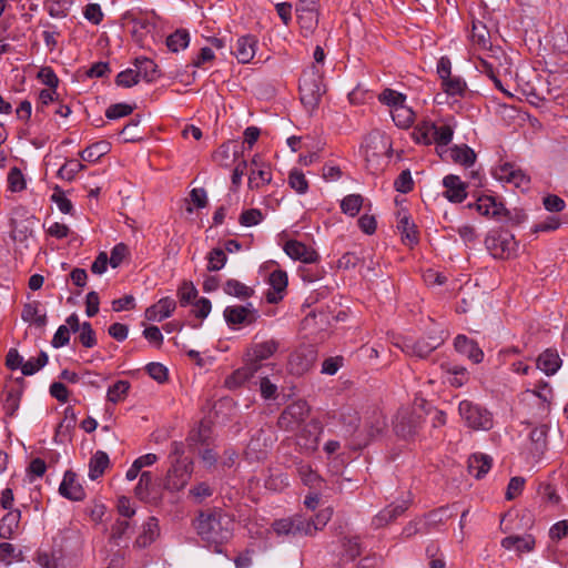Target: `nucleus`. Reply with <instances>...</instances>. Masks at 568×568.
I'll use <instances>...</instances> for the list:
<instances>
[{
    "label": "nucleus",
    "instance_id": "obj_1",
    "mask_svg": "<svg viewBox=\"0 0 568 568\" xmlns=\"http://www.w3.org/2000/svg\"><path fill=\"white\" fill-rule=\"evenodd\" d=\"M232 520L221 509H207L201 511L195 520V529L202 540L215 546V551L220 552V547L232 536Z\"/></svg>",
    "mask_w": 568,
    "mask_h": 568
},
{
    "label": "nucleus",
    "instance_id": "obj_2",
    "mask_svg": "<svg viewBox=\"0 0 568 568\" xmlns=\"http://www.w3.org/2000/svg\"><path fill=\"white\" fill-rule=\"evenodd\" d=\"M298 89L303 105L308 110H315L326 92L323 75L316 65L303 72Z\"/></svg>",
    "mask_w": 568,
    "mask_h": 568
},
{
    "label": "nucleus",
    "instance_id": "obj_3",
    "mask_svg": "<svg viewBox=\"0 0 568 568\" xmlns=\"http://www.w3.org/2000/svg\"><path fill=\"white\" fill-rule=\"evenodd\" d=\"M458 413L464 424L474 430L493 428V414L479 404L464 399L458 405Z\"/></svg>",
    "mask_w": 568,
    "mask_h": 568
},
{
    "label": "nucleus",
    "instance_id": "obj_4",
    "mask_svg": "<svg viewBox=\"0 0 568 568\" xmlns=\"http://www.w3.org/2000/svg\"><path fill=\"white\" fill-rule=\"evenodd\" d=\"M193 463L190 459H175L169 468L163 487L170 491L182 490L191 479Z\"/></svg>",
    "mask_w": 568,
    "mask_h": 568
},
{
    "label": "nucleus",
    "instance_id": "obj_5",
    "mask_svg": "<svg viewBox=\"0 0 568 568\" xmlns=\"http://www.w3.org/2000/svg\"><path fill=\"white\" fill-rule=\"evenodd\" d=\"M485 245L495 258H508L517 251L515 236L509 232H494L485 239Z\"/></svg>",
    "mask_w": 568,
    "mask_h": 568
},
{
    "label": "nucleus",
    "instance_id": "obj_6",
    "mask_svg": "<svg viewBox=\"0 0 568 568\" xmlns=\"http://www.w3.org/2000/svg\"><path fill=\"white\" fill-rule=\"evenodd\" d=\"M273 529L277 535L307 536L318 530V526L311 523L308 518L296 515L290 518L276 520Z\"/></svg>",
    "mask_w": 568,
    "mask_h": 568
},
{
    "label": "nucleus",
    "instance_id": "obj_7",
    "mask_svg": "<svg viewBox=\"0 0 568 568\" xmlns=\"http://www.w3.org/2000/svg\"><path fill=\"white\" fill-rule=\"evenodd\" d=\"M424 424L420 413L402 409L398 412L395 420V432L404 439H412L419 434Z\"/></svg>",
    "mask_w": 568,
    "mask_h": 568
},
{
    "label": "nucleus",
    "instance_id": "obj_8",
    "mask_svg": "<svg viewBox=\"0 0 568 568\" xmlns=\"http://www.w3.org/2000/svg\"><path fill=\"white\" fill-rule=\"evenodd\" d=\"M386 426L385 418L379 413L368 416L363 427L358 428L354 446L356 448L366 447L374 438L379 436Z\"/></svg>",
    "mask_w": 568,
    "mask_h": 568
},
{
    "label": "nucleus",
    "instance_id": "obj_9",
    "mask_svg": "<svg viewBox=\"0 0 568 568\" xmlns=\"http://www.w3.org/2000/svg\"><path fill=\"white\" fill-rule=\"evenodd\" d=\"M310 413V406L306 400L298 399L288 405L280 415L277 424L284 430H293Z\"/></svg>",
    "mask_w": 568,
    "mask_h": 568
},
{
    "label": "nucleus",
    "instance_id": "obj_10",
    "mask_svg": "<svg viewBox=\"0 0 568 568\" xmlns=\"http://www.w3.org/2000/svg\"><path fill=\"white\" fill-rule=\"evenodd\" d=\"M493 175L500 182L510 183L516 187L528 189L530 178L515 163L505 162L493 170Z\"/></svg>",
    "mask_w": 568,
    "mask_h": 568
},
{
    "label": "nucleus",
    "instance_id": "obj_11",
    "mask_svg": "<svg viewBox=\"0 0 568 568\" xmlns=\"http://www.w3.org/2000/svg\"><path fill=\"white\" fill-rule=\"evenodd\" d=\"M278 343L275 339L256 343L247 351L246 361L258 366V373L264 369H273L274 365L263 364V361L272 357L276 353Z\"/></svg>",
    "mask_w": 568,
    "mask_h": 568
},
{
    "label": "nucleus",
    "instance_id": "obj_12",
    "mask_svg": "<svg viewBox=\"0 0 568 568\" xmlns=\"http://www.w3.org/2000/svg\"><path fill=\"white\" fill-rule=\"evenodd\" d=\"M467 207L476 210L483 216L496 220L509 219V211L490 195L480 196L476 202L468 203Z\"/></svg>",
    "mask_w": 568,
    "mask_h": 568
},
{
    "label": "nucleus",
    "instance_id": "obj_13",
    "mask_svg": "<svg viewBox=\"0 0 568 568\" xmlns=\"http://www.w3.org/2000/svg\"><path fill=\"white\" fill-rule=\"evenodd\" d=\"M331 417L342 426L343 433L355 442L361 423L357 410L352 406L345 405L333 412Z\"/></svg>",
    "mask_w": 568,
    "mask_h": 568
},
{
    "label": "nucleus",
    "instance_id": "obj_14",
    "mask_svg": "<svg viewBox=\"0 0 568 568\" xmlns=\"http://www.w3.org/2000/svg\"><path fill=\"white\" fill-rule=\"evenodd\" d=\"M442 344L439 337H428L419 339H404L402 344V351L408 356H415L417 358H426L432 352H434Z\"/></svg>",
    "mask_w": 568,
    "mask_h": 568
},
{
    "label": "nucleus",
    "instance_id": "obj_15",
    "mask_svg": "<svg viewBox=\"0 0 568 568\" xmlns=\"http://www.w3.org/2000/svg\"><path fill=\"white\" fill-rule=\"evenodd\" d=\"M229 325L251 324L256 318V311L252 304L227 306L223 312Z\"/></svg>",
    "mask_w": 568,
    "mask_h": 568
},
{
    "label": "nucleus",
    "instance_id": "obj_16",
    "mask_svg": "<svg viewBox=\"0 0 568 568\" xmlns=\"http://www.w3.org/2000/svg\"><path fill=\"white\" fill-rule=\"evenodd\" d=\"M135 496L145 503L154 501L159 496L156 479L151 471H142L134 488Z\"/></svg>",
    "mask_w": 568,
    "mask_h": 568
},
{
    "label": "nucleus",
    "instance_id": "obj_17",
    "mask_svg": "<svg viewBox=\"0 0 568 568\" xmlns=\"http://www.w3.org/2000/svg\"><path fill=\"white\" fill-rule=\"evenodd\" d=\"M59 493L64 498L73 501L83 500L85 497L83 487L78 481L77 475L71 470L64 473L63 479L59 486Z\"/></svg>",
    "mask_w": 568,
    "mask_h": 568
},
{
    "label": "nucleus",
    "instance_id": "obj_18",
    "mask_svg": "<svg viewBox=\"0 0 568 568\" xmlns=\"http://www.w3.org/2000/svg\"><path fill=\"white\" fill-rule=\"evenodd\" d=\"M408 506L409 503L407 500L388 505L373 517L372 526L378 529L388 525L402 516L408 509Z\"/></svg>",
    "mask_w": 568,
    "mask_h": 568
},
{
    "label": "nucleus",
    "instance_id": "obj_19",
    "mask_svg": "<svg viewBox=\"0 0 568 568\" xmlns=\"http://www.w3.org/2000/svg\"><path fill=\"white\" fill-rule=\"evenodd\" d=\"M284 252L291 258L303 263H315L318 260V254L315 250L296 240L287 241L284 245Z\"/></svg>",
    "mask_w": 568,
    "mask_h": 568
},
{
    "label": "nucleus",
    "instance_id": "obj_20",
    "mask_svg": "<svg viewBox=\"0 0 568 568\" xmlns=\"http://www.w3.org/2000/svg\"><path fill=\"white\" fill-rule=\"evenodd\" d=\"M444 196L453 203H462L467 197L466 184L458 175L449 174L443 179Z\"/></svg>",
    "mask_w": 568,
    "mask_h": 568
},
{
    "label": "nucleus",
    "instance_id": "obj_21",
    "mask_svg": "<svg viewBox=\"0 0 568 568\" xmlns=\"http://www.w3.org/2000/svg\"><path fill=\"white\" fill-rule=\"evenodd\" d=\"M288 283L287 273L282 270L273 271L268 276V284L272 291L266 294V301L268 303H278L286 291Z\"/></svg>",
    "mask_w": 568,
    "mask_h": 568
},
{
    "label": "nucleus",
    "instance_id": "obj_22",
    "mask_svg": "<svg viewBox=\"0 0 568 568\" xmlns=\"http://www.w3.org/2000/svg\"><path fill=\"white\" fill-rule=\"evenodd\" d=\"M257 47V39L252 34L242 36L234 45V55L240 63H248L253 60Z\"/></svg>",
    "mask_w": 568,
    "mask_h": 568
},
{
    "label": "nucleus",
    "instance_id": "obj_23",
    "mask_svg": "<svg viewBox=\"0 0 568 568\" xmlns=\"http://www.w3.org/2000/svg\"><path fill=\"white\" fill-rule=\"evenodd\" d=\"M175 307L176 302L172 297L166 296L148 307L145 311V317L151 322H162L172 315Z\"/></svg>",
    "mask_w": 568,
    "mask_h": 568
},
{
    "label": "nucleus",
    "instance_id": "obj_24",
    "mask_svg": "<svg viewBox=\"0 0 568 568\" xmlns=\"http://www.w3.org/2000/svg\"><path fill=\"white\" fill-rule=\"evenodd\" d=\"M455 349L467 356L473 363L479 364L484 358V352L478 344L466 335H457L454 341Z\"/></svg>",
    "mask_w": 568,
    "mask_h": 568
},
{
    "label": "nucleus",
    "instance_id": "obj_25",
    "mask_svg": "<svg viewBox=\"0 0 568 568\" xmlns=\"http://www.w3.org/2000/svg\"><path fill=\"white\" fill-rule=\"evenodd\" d=\"M257 373L258 366L246 361L244 366L234 371L229 377H226L225 386L229 389H235L254 377Z\"/></svg>",
    "mask_w": 568,
    "mask_h": 568
},
{
    "label": "nucleus",
    "instance_id": "obj_26",
    "mask_svg": "<svg viewBox=\"0 0 568 568\" xmlns=\"http://www.w3.org/2000/svg\"><path fill=\"white\" fill-rule=\"evenodd\" d=\"M562 361L554 348H547L537 358V368L546 375H554L561 366Z\"/></svg>",
    "mask_w": 568,
    "mask_h": 568
},
{
    "label": "nucleus",
    "instance_id": "obj_27",
    "mask_svg": "<svg viewBox=\"0 0 568 568\" xmlns=\"http://www.w3.org/2000/svg\"><path fill=\"white\" fill-rule=\"evenodd\" d=\"M21 511L19 509L9 510L0 521V538L11 539L19 529Z\"/></svg>",
    "mask_w": 568,
    "mask_h": 568
},
{
    "label": "nucleus",
    "instance_id": "obj_28",
    "mask_svg": "<svg viewBox=\"0 0 568 568\" xmlns=\"http://www.w3.org/2000/svg\"><path fill=\"white\" fill-rule=\"evenodd\" d=\"M493 459L485 454H474L468 459V471L476 478L484 477L491 468Z\"/></svg>",
    "mask_w": 568,
    "mask_h": 568
},
{
    "label": "nucleus",
    "instance_id": "obj_29",
    "mask_svg": "<svg viewBox=\"0 0 568 568\" xmlns=\"http://www.w3.org/2000/svg\"><path fill=\"white\" fill-rule=\"evenodd\" d=\"M295 466L296 473L305 486H308L310 488H318L321 486L323 479L310 464L300 460L295 463Z\"/></svg>",
    "mask_w": 568,
    "mask_h": 568
},
{
    "label": "nucleus",
    "instance_id": "obj_30",
    "mask_svg": "<svg viewBox=\"0 0 568 568\" xmlns=\"http://www.w3.org/2000/svg\"><path fill=\"white\" fill-rule=\"evenodd\" d=\"M442 369L446 374V382L455 388L464 386L468 381V373L460 365L443 364Z\"/></svg>",
    "mask_w": 568,
    "mask_h": 568
},
{
    "label": "nucleus",
    "instance_id": "obj_31",
    "mask_svg": "<svg viewBox=\"0 0 568 568\" xmlns=\"http://www.w3.org/2000/svg\"><path fill=\"white\" fill-rule=\"evenodd\" d=\"M21 317L24 322H29L40 328L47 325V315L40 311L39 302L26 304Z\"/></svg>",
    "mask_w": 568,
    "mask_h": 568
},
{
    "label": "nucleus",
    "instance_id": "obj_32",
    "mask_svg": "<svg viewBox=\"0 0 568 568\" xmlns=\"http://www.w3.org/2000/svg\"><path fill=\"white\" fill-rule=\"evenodd\" d=\"M501 546L507 549H515L518 552L531 551L535 546V539L532 536H508L501 540Z\"/></svg>",
    "mask_w": 568,
    "mask_h": 568
},
{
    "label": "nucleus",
    "instance_id": "obj_33",
    "mask_svg": "<svg viewBox=\"0 0 568 568\" xmlns=\"http://www.w3.org/2000/svg\"><path fill=\"white\" fill-rule=\"evenodd\" d=\"M320 426L314 423L307 425L298 435V445L305 449L315 450L318 446Z\"/></svg>",
    "mask_w": 568,
    "mask_h": 568
},
{
    "label": "nucleus",
    "instance_id": "obj_34",
    "mask_svg": "<svg viewBox=\"0 0 568 568\" xmlns=\"http://www.w3.org/2000/svg\"><path fill=\"white\" fill-rule=\"evenodd\" d=\"M109 463L110 459L108 454L102 450H98L89 462V478L95 480L101 477L109 466Z\"/></svg>",
    "mask_w": 568,
    "mask_h": 568
},
{
    "label": "nucleus",
    "instance_id": "obj_35",
    "mask_svg": "<svg viewBox=\"0 0 568 568\" xmlns=\"http://www.w3.org/2000/svg\"><path fill=\"white\" fill-rule=\"evenodd\" d=\"M75 423H77V414L71 406H68L64 409V417H63L62 422L57 426L54 440L62 442V439L69 435L71 429H73L75 427Z\"/></svg>",
    "mask_w": 568,
    "mask_h": 568
},
{
    "label": "nucleus",
    "instance_id": "obj_36",
    "mask_svg": "<svg viewBox=\"0 0 568 568\" xmlns=\"http://www.w3.org/2000/svg\"><path fill=\"white\" fill-rule=\"evenodd\" d=\"M450 158L458 164L471 166L476 161V153L466 144L455 145L450 149Z\"/></svg>",
    "mask_w": 568,
    "mask_h": 568
},
{
    "label": "nucleus",
    "instance_id": "obj_37",
    "mask_svg": "<svg viewBox=\"0 0 568 568\" xmlns=\"http://www.w3.org/2000/svg\"><path fill=\"white\" fill-rule=\"evenodd\" d=\"M134 67L139 73V78L146 82H152L158 77V67L151 59L136 58Z\"/></svg>",
    "mask_w": 568,
    "mask_h": 568
},
{
    "label": "nucleus",
    "instance_id": "obj_38",
    "mask_svg": "<svg viewBox=\"0 0 568 568\" xmlns=\"http://www.w3.org/2000/svg\"><path fill=\"white\" fill-rule=\"evenodd\" d=\"M109 151L110 143L106 141H99L81 151L79 155L83 161L97 162L100 158L109 153Z\"/></svg>",
    "mask_w": 568,
    "mask_h": 568
},
{
    "label": "nucleus",
    "instance_id": "obj_39",
    "mask_svg": "<svg viewBox=\"0 0 568 568\" xmlns=\"http://www.w3.org/2000/svg\"><path fill=\"white\" fill-rule=\"evenodd\" d=\"M390 114L394 123L400 129L409 128L413 124L415 118L414 111L406 105V102L395 110H390Z\"/></svg>",
    "mask_w": 568,
    "mask_h": 568
},
{
    "label": "nucleus",
    "instance_id": "obj_40",
    "mask_svg": "<svg viewBox=\"0 0 568 568\" xmlns=\"http://www.w3.org/2000/svg\"><path fill=\"white\" fill-rule=\"evenodd\" d=\"M224 292L227 295L244 300L248 298L254 294V290L244 283L230 278L224 284Z\"/></svg>",
    "mask_w": 568,
    "mask_h": 568
},
{
    "label": "nucleus",
    "instance_id": "obj_41",
    "mask_svg": "<svg viewBox=\"0 0 568 568\" xmlns=\"http://www.w3.org/2000/svg\"><path fill=\"white\" fill-rule=\"evenodd\" d=\"M272 181V173L268 166L251 169L248 174V186L251 189H261Z\"/></svg>",
    "mask_w": 568,
    "mask_h": 568
},
{
    "label": "nucleus",
    "instance_id": "obj_42",
    "mask_svg": "<svg viewBox=\"0 0 568 568\" xmlns=\"http://www.w3.org/2000/svg\"><path fill=\"white\" fill-rule=\"evenodd\" d=\"M435 133V123L424 121L415 128L414 136L417 143L429 145L434 143Z\"/></svg>",
    "mask_w": 568,
    "mask_h": 568
},
{
    "label": "nucleus",
    "instance_id": "obj_43",
    "mask_svg": "<svg viewBox=\"0 0 568 568\" xmlns=\"http://www.w3.org/2000/svg\"><path fill=\"white\" fill-rule=\"evenodd\" d=\"M442 89L445 93L448 95L455 97V95H464L467 84L465 80L458 75H452L445 80L442 81Z\"/></svg>",
    "mask_w": 568,
    "mask_h": 568
},
{
    "label": "nucleus",
    "instance_id": "obj_44",
    "mask_svg": "<svg viewBox=\"0 0 568 568\" xmlns=\"http://www.w3.org/2000/svg\"><path fill=\"white\" fill-rule=\"evenodd\" d=\"M547 434H548V426L547 425H540L535 427L530 432V440L534 446V450L537 454H544V452L547 448Z\"/></svg>",
    "mask_w": 568,
    "mask_h": 568
},
{
    "label": "nucleus",
    "instance_id": "obj_45",
    "mask_svg": "<svg viewBox=\"0 0 568 568\" xmlns=\"http://www.w3.org/2000/svg\"><path fill=\"white\" fill-rule=\"evenodd\" d=\"M131 385L128 381H118L109 387L106 399L113 404L120 403L128 396Z\"/></svg>",
    "mask_w": 568,
    "mask_h": 568
},
{
    "label": "nucleus",
    "instance_id": "obj_46",
    "mask_svg": "<svg viewBox=\"0 0 568 568\" xmlns=\"http://www.w3.org/2000/svg\"><path fill=\"white\" fill-rule=\"evenodd\" d=\"M378 101L395 110L406 102V95L393 89H384L378 95Z\"/></svg>",
    "mask_w": 568,
    "mask_h": 568
},
{
    "label": "nucleus",
    "instance_id": "obj_47",
    "mask_svg": "<svg viewBox=\"0 0 568 568\" xmlns=\"http://www.w3.org/2000/svg\"><path fill=\"white\" fill-rule=\"evenodd\" d=\"M471 41L481 49L490 44V33L487 27L481 22H473Z\"/></svg>",
    "mask_w": 568,
    "mask_h": 568
},
{
    "label": "nucleus",
    "instance_id": "obj_48",
    "mask_svg": "<svg viewBox=\"0 0 568 568\" xmlns=\"http://www.w3.org/2000/svg\"><path fill=\"white\" fill-rule=\"evenodd\" d=\"M190 43V34L186 30H176L166 39V45L172 52L185 49Z\"/></svg>",
    "mask_w": 568,
    "mask_h": 568
},
{
    "label": "nucleus",
    "instance_id": "obj_49",
    "mask_svg": "<svg viewBox=\"0 0 568 568\" xmlns=\"http://www.w3.org/2000/svg\"><path fill=\"white\" fill-rule=\"evenodd\" d=\"M48 361L49 358L47 353L40 352L39 356L31 357L27 362L23 361L21 373L24 376H31L43 368L48 364Z\"/></svg>",
    "mask_w": 568,
    "mask_h": 568
},
{
    "label": "nucleus",
    "instance_id": "obj_50",
    "mask_svg": "<svg viewBox=\"0 0 568 568\" xmlns=\"http://www.w3.org/2000/svg\"><path fill=\"white\" fill-rule=\"evenodd\" d=\"M364 197L361 194H349L341 202V210L344 214L355 216L361 211Z\"/></svg>",
    "mask_w": 568,
    "mask_h": 568
},
{
    "label": "nucleus",
    "instance_id": "obj_51",
    "mask_svg": "<svg viewBox=\"0 0 568 568\" xmlns=\"http://www.w3.org/2000/svg\"><path fill=\"white\" fill-rule=\"evenodd\" d=\"M207 271L210 272H216L224 267L227 261L226 253L221 247H214L212 248L207 256Z\"/></svg>",
    "mask_w": 568,
    "mask_h": 568
},
{
    "label": "nucleus",
    "instance_id": "obj_52",
    "mask_svg": "<svg viewBox=\"0 0 568 568\" xmlns=\"http://www.w3.org/2000/svg\"><path fill=\"white\" fill-rule=\"evenodd\" d=\"M448 518L449 515L447 514V509L442 507L428 513L423 520V526L425 529H428L429 532L433 528L445 523Z\"/></svg>",
    "mask_w": 568,
    "mask_h": 568
},
{
    "label": "nucleus",
    "instance_id": "obj_53",
    "mask_svg": "<svg viewBox=\"0 0 568 568\" xmlns=\"http://www.w3.org/2000/svg\"><path fill=\"white\" fill-rule=\"evenodd\" d=\"M72 4V0H47L48 13L52 18L67 17Z\"/></svg>",
    "mask_w": 568,
    "mask_h": 568
},
{
    "label": "nucleus",
    "instance_id": "obj_54",
    "mask_svg": "<svg viewBox=\"0 0 568 568\" xmlns=\"http://www.w3.org/2000/svg\"><path fill=\"white\" fill-rule=\"evenodd\" d=\"M211 429L209 424L205 422H201L197 429H193L189 437L187 442L190 446H196V445H204L207 444V440L210 438Z\"/></svg>",
    "mask_w": 568,
    "mask_h": 568
},
{
    "label": "nucleus",
    "instance_id": "obj_55",
    "mask_svg": "<svg viewBox=\"0 0 568 568\" xmlns=\"http://www.w3.org/2000/svg\"><path fill=\"white\" fill-rule=\"evenodd\" d=\"M85 166L77 160H68L58 171V176L62 180L72 181L77 173L84 170Z\"/></svg>",
    "mask_w": 568,
    "mask_h": 568
},
{
    "label": "nucleus",
    "instance_id": "obj_56",
    "mask_svg": "<svg viewBox=\"0 0 568 568\" xmlns=\"http://www.w3.org/2000/svg\"><path fill=\"white\" fill-rule=\"evenodd\" d=\"M288 185L298 194H305L308 190V182L302 171L293 169L288 174Z\"/></svg>",
    "mask_w": 568,
    "mask_h": 568
},
{
    "label": "nucleus",
    "instance_id": "obj_57",
    "mask_svg": "<svg viewBox=\"0 0 568 568\" xmlns=\"http://www.w3.org/2000/svg\"><path fill=\"white\" fill-rule=\"evenodd\" d=\"M21 393L19 389H9L3 399V409L7 416H13L20 405Z\"/></svg>",
    "mask_w": 568,
    "mask_h": 568
},
{
    "label": "nucleus",
    "instance_id": "obj_58",
    "mask_svg": "<svg viewBox=\"0 0 568 568\" xmlns=\"http://www.w3.org/2000/svg\"><path fill=\"white\" fill-rule=\"evenodd\" d=\"M398 229L402 231L403 239L408 244H416L418 242L417 232L415 230V224L409 221L407 216H404L398 222Z\"/></svg>",
    "mask_w": 568,
    "mask_h": 568
},
{
    "label": "nucleus",
    "instance_id": "obj_59",
    "mask_svg": "<svg viewBox=\"0 0 568 568\" xmlns=\"http://www.w3.org/2000/svg\"><path fill=\"white\" fill-rule=\"evenodd\" d=\"M258 377L262 398L265 400L275 399L277 397V385L271 382L267 375H264V371Z\"/></svg>",
    "mask_w": 568,
    "mask_h": 568
},
{
    "label": "nucleus",
    "instance_id": "obj_60",
    "mask_svg": "<svg viewBox=\"0 0 568 568\" xmlns=\"http://www.w3.org/2000/svg\"><path fill=\"white\" fill-rule=\"evenodd\" d=\"M180 304L186 306L197 296V290L192 282L184 281L178 290Z\"/></svg>",
    "mask_w": 568,
    "mask_h": 568
},
{
    "label": "nucleus",
    "instance_id": "obj_61",
    "mask_svg": "<svg viewBox=\"0 0 568 568\" xmlns=\"http://www.w3.org/2000/svg\"><path fill=\"white\" fill-rule=\"evenodd\" d=\"M264 219L263 213L258 209H248L241 213L239 222L241 225L251 227L260 224Z\"/></svg>",
    "mask_w": 568,
    "mask_h": 568
},
{
    "label": "nucleus",
    "instance_id": "obj_62",
    "mask_svg": "<svg viewBox=\"0 0 568 568\" xmlns=\"http://www.w3.org/2000/svg\"><path fill=\"white\" fill-rule=\"evenodd\" d=\"M139 81H140L139 73L136 72L135 69H131V68L121 71L115 78L116 85L122 87V88H131V87L138 84Z\"/></svg>",
    "mask_w": 568,
    "mask_h": 568
},
{
    "label": "nucleus",
    "instance_id": "obj_63",
    "mask_svg": "<svg viewBox=\"0 0 568 568\" xmlns=\"http://www.w3.org/2000/svg\"><path fill=\"white\" fill-rule=\"evenodd\" d=\"M362 554L359 542L356 538L345 539L343 541L342 559L352 561Z\"/></svg>",
    "mask_w": 568,
    "mask_h": 568
},
{
    "label": "nucleus",
    "instance_id": "obj_64",
    "mask_svg": "<svg viewBox=\"0 0 568 568\" xmlns=\"http://www.w3.org/2000/svg\"><path fill=\"white\" fill-rule=\"evenodd\" d=\"M133 106L128 103H115L111 104L105 110V116L109 120H116L126 115H130L133 112Z\"/></svg>",
    "mask_w": 568,
    "mask_h": 568
}]
</instances>
